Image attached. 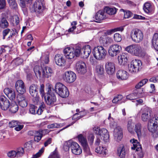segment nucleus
Segmentation results:
<instances>
[{
    "mask_svg": "<svg viewBox=\"0 0 158 158\" xmlns=\"http://www.w3.org/2000/svg\"><path fill=\"white\" fill-rule=\"evenodd\" d=\"M94 136L93 134H89L88 137V142L90 145H92L94 142Z\"/></svg>",
    "mask_w": 158,
    "mask_h": 158,
    "instance_id": "53",
    "label": "nucleus"
},
{
    "mask_svg": "<svg viewBox=\"0 0 158 158\" xmlns=\"http://www.w3.org/2000/svg\"><path fill=\"white\" fill-rule=\"evenodd\" d=\"M80 46L77 45L73 48L67 47L64 50L63 52L65 57L68 59H71L80 55Z\"/></svg>",
    "mask_w": 158,
    "mask_h": 158,
    "instance_id": "1",
    "label": "nucleus"
},
{
    "mask_svg": "<svg viewBox=\"0 0 158 158\" xmlns=\"http://www.w3.org/2000/svg\"><path fill=\"white\" fill-rule=\"evenodd\" d=\"M4 92L10 100H14L15 98V91L12 89L6 88L4 89Z\"/></svg>",
    "mask_w": 158,
    "mask_h": 158,
    "instance_id": "23",
    "label": "nucleus"
},
{
    "mask_svg": "<svg viewBox=\"0 0 158 158\" xmlns=\"http://www.w3.org/2000/svg\"><path fill=\"white\" fill-rule=\"evenodd\" d=\"M45 107V104L43 102L41 103L39 108L36 111V113L38 115H40Z\"/></svg>",
    "mask_w": 158,
    "mask_h": 158,
    "instance_id": "43",
    "label": "nucleus"
},
{
    "mask_svg": "<svg viewBox=\"0 0 158 158\" xmlns=\"http://www.w3.org/2000/svg\"><path fill=\"white\" fill-rule=\"evenodd\" d=\"M135 131L139 138L141 135V125L139 123L136 124L135 126Z\"/></svg>",
    "mask_w": 158,
    "mask_h": 158,
    "instance_id": "39",
    "label": "nucleus"
},
{
    "mask_svg": "<svg viewBox=\"0 0 158 158\" xmlns=\"http://www.w3.org/2000/svg\"><path fill=\"white\" fill-rule=\"evenodd\" d=\"M54 90L56 94L63 98H66L69 95V92L67 87L60 82H57L56 84Z\"/></svg>",
    "mask_w": 158,
    "mask_h": 158,
    "instance_id": "4",
    "label": "nucleus"
},
{
    "mask_svg": "<svg viewBox=\"0 0 158 158\" xmlns=\"http://www.w3.org/2000/svg\"><path fill=\"white\" fill-rule=\"evenodd\" d=\"M121 11H123L124 12V18L125 19L129 18L131 17L132 16V13L130 11H125L123 9H121L120 10Z\"/></svg>",
    "mask_w": 158,
    "mask_h": 158,
    "instance_id": "47",
    "label": "nucleus"
},
{
    "mask_svg": "<svg viewBox=\"0 0 158 158\" xmlns=\"http://www.w3.org/2000/svg\"><path fill=\"white\" fill-rule=\"evenodd\" d=\"M37 89V85L34 84L31 85L29 88V93L34 98L36 103L38 101L39 98Z\"/></svg>",
    "mask_w": 158,
    "mask_h": 158,
    "instance_id": "18",
    "label": "nucleus"
},
{
    "mask_svg": "<svg viewBox=\"0 0 158 158\" xmlns=\"http://www.w3.org/2000/svg\"><path fill=\"white\" fill-rule=\"evenodd\" d=\"M134 127L133 124L132 123V121L131 120L128 121L127 124V128L128 131L131 133L133 132Z\"/></svg>",
    "mask_w": 158,
    "mask_h": 158,
    "instance_id": "42",
    "label": "nucleus"
},
{
    "mask_svg": "<svg viewBox=\"0 0 158 158\" xmlns=\"http://www.w3.org/2000/svg\"><path fill=\"white\" fill-rule=\"evenodd\" d=\"M55 60L56 64L59 66H63L65 63V60L63 56L60 54L55 56Z\"/></svg>",
    "mask_w": 158,
    "mask_h": 158,
    "instance_id": "27",
    "label": "nucleus"
},
{
    "mask_svg": "<svg viewBox=\"0 0 158 158\" xmlns=\"http://www.w3.org/2000/svg\"><path fill=\"white\" fill-rule=\"evenodd\" d=\"M17 101L18 103L22 102L23 100H26L23 94H18L16 97Z\"/></svg>",
    "mask_w": 158,
    "mask_h": 158,
    "instance_id": "49",
    "label": "nucleus"
},
{
    "mask_svg": "<svg viewBox=\"0 0 158 158\" xmlns=\"http://www.w3.org/2000/svg\"><path fill=\"white\" fill-rule=\"evenodd\" d=\"M96 152L99 154H104L106 155V154L107 150L103 146H99L96 148L95 149Z\"/></svg>",
    "mask_w": 158,
    "mask_h": 158,
    "instance_id": "36",
    "label": "nucleus"
},
{
    "mask_svg": "<svg viewBox=\"0 0 158 158\" xmlns=\"http://www.w3.org/2000/svg\"><path fill=\"white\" fill-rule=\"evenodd\" d=\"M41 60L42 61H44L45 64H48L49 62V56L48 55H46L45 56L42 55L41 58Z\"/></svg>",
    "mask_w": 158,
    "mask_h": 158,
    "instance_id": "59",
    "label": "nucleus"
},
{
    "mask_svg": "<svg viewBox=\"0 0 158 158\" xmlns=\"http://www.w3.org/2000/svg\"><path fill=\"white\" fill-rule=\"evenodd\" d=\"M131 142L133 144V147H131L132 149L135 150L136 153L138 156L141 158L143 156V153L142 151V148L139 143L137 140L134 139L130 140Z\"/></svg>",
    "mask_w": 158,
    "mask_h": 158,
    "instance_id": "12",
    "label": "nucleus"
},
{
    "mask_svg": "<svg viewBox=\"0 0 158 158\" xmlns=\"http://www.w3.org/2000/svg\"><path fill=\"white\" fill-rule=\"evenodd\" d=\"M15 64L16 65H19L21 64L23 62V60L22 59L20 58H17L14 60Z\"/></svg>",
    "mask_w": 158,
    "mask_h": 158,
    "instance_id": "63",
    "label": "nucleus"
},
{
    "mask_svg": "<svg viewBox=\"0 0 158 158\" xmlns=\"http://www.w3.org/2000/svg\"><path fill=\"white\" fill-rule=\"evenodd\" d=\"M137 98L134 92L133 93L130 94L127 96L126 99L128 100H132L136 99Z\"/></svg>",
    "mask_w": 158,
    "mask_h": 158,
    "instance_id": "56",
    "label": "nucleus"
},
{
    "mask_svg": "<svg viewBox=\"0 0 158 158\" xmlns=\"http://www.w3.org/2000/svg\"><path fill=\"white\" fill-rule=\"evenodd\" d=\"M105 69L106 73L108 74L112 75L115 71V64L113 62H108L106 63Z\"/></svg>",
    "mask_w": 158,
    "mask_h": 158,
    "instance_id": "20",
    "label": "nucleus"
},
{
    "mask_svg": "<svg viewBox=\"0 0 158 158\" xmlns=\"http://www.w3.org/2000/svg\"><path fill=\"white\" fill-rule=\"evenodd\" d=\"M17 92L19 94H23L26 92V88L23 81L21 80L17 81L15 85Z\"/></svg>",
    "mask_w": 158,
    "mask_h": 158,
    "instance_id": "19",
    "label": "nucleus"
},
{
    "mask_svg": "<svg viewBox=\"0 0 158 158\" xmlns=\"http://www.w3.org/2000/svg\"><path fill=\"white\" fill-rule=\"evenodd\" d=\"M114 40L117 42H120L122 39L121 35L118 33L114 34Z\"/></svg>",
    "mask_w": 158,
    "mask_h": 158,
    "instance_id": "51",
    "label": "nucleus"
},
{
    "mask_svg": "<svg viewBox=\"0 0 158 158\" xmlns=\"http://www.w3.org/2000/svg\"><path fill=\"white\" fill-rule=\"evenodd\" d=\"M93 130L95 134L100 137L101 140L105 142H107L108 141L109 135L108 131L106 129H100L99 128L94 127L93 128Z\"/></svg>",
    "mask_w": 158,
    "mask_h": 158,
    "instance_id": "8",
    "label": "nucleus"
},
{
    "mask_svg": "<svg viewBox=\"0 0 158 158\" xmlns=\"http://www.w3.org/2000/svg\"><path fill=\"white\" fill-rule=\"evenodd\" d=\"M96 71L99 74H102L104 72V69L103 66L100 65H98L96 66Z\"/></svg>",
    "mask_w": 158,
    "mask_h": 158,
    "instance_id": "46",
    "label": "nucleus"
},
{
    "mask_svg": "<svg viewBox=\"0 0 158 158\" xmlns=\"http://www.w3.org/2000/svg\"><path fill=\"white\" fill-rule=\"evenodd\" d=\"M148 80L147 79H144L140 81L135 86V88L137 89H140V88L147 83Z\"/></svg>",
    "mask_w": 158,
    "mask_h": 158,
    "instance_id": "44",
    "label": "nucleus"
},
{
    "mask_svg": "<svg viewBox=\"0 0 158 158\" xmlns=\"http://www.w3.org/2000/svg\"><path fill=\"white\" fill-rule=\"evenodd\" d=\"M135 92L137 98L143 97V89H140L138 90H135Z\"/></svg>",
    "mask_w": 158,
    "mask_h": 158,
    "instance_id": "50",
    "label": "nucleus"
},
{
    "mask_svg": "<svg viewBox=\"0 0 158 158\" xmlns=\"http://www.w3.org/2000/svg\"><path fill=\"white\" fill-rule=\"evenodd\" d=\"M148 80L147 79H144L140 81L135 86V88L137 89H140V88L147 83Z\"/></svg>",
    "mask_w": 158,
    "mask_h": 158,
    "instance_id": "45",
    "label": "nucleus"
},
{
    "mask_svg": "<svg viewBox=\"0 0 158 158\" xmlns=\"http://www.w3.org/2000/svg\"><path fill=\"white\" fill-rule=\"evenodd\" d=\"M10 101L6 97L2 96L0 97V108L2 110H7L10 105Z\"/></svg>",
    "mask_w": 158,
    "mask_h": 158,
    "instance_id": "16",
    "label": "nucleus"
},
{
    "mask_svg": "<svg viewBox=\"0 0 158 158\" xmlns=\"http://www.w3.org/2000/svg\"><path fill=\"white\" fill-rule=\"evenodd\" d=\"M92 52L94 58L99 60H102L105 59L107 53L106 49L101 46L95 47L93 49Z\"/></svg>",
    "mask_w": 158,
    "mask_h": 158,
    "instance_id": "3",
    "label": "nucleus"
},
{
    "mask_svg": "<svg viewBox=\"0 0 158 158\" xmlns=\"http://www.w3.org/2000/svg\"><path fill=\"white\" fill-rule=\"evenodd\" d=\"M8 26V23L6 20L4 18L2 19L0 22V27L4 28Z\"/></svg>",
    "mask_w": 158,
    "mask_h": 158,
    "instance_id": "40",
    "label": "nucleus"
},
{
    "mask_svg": "<svg viewBox=\"0 0 158 158\" xmlns=\"http://www.w3.org/2000/svg\"><path fill=\"white\" fill-rule=\"evenodd\" d=\"M127 55L124 53H122L118 57V60L119 64L123 65L126 63L127 61Z\"/></svg>",
    "mask_w": 158,
    "mask_h": 158,
    "instance_id": "30",
    "label": "nucleus"
},
{
    "mask_svg": "<svg viewBox=\"0 0 158 158\" xmlns=\"http://www.w3.org/2000/svg\"><path fill=\"white\" fill-rule=\"evenodd\" d=\"M121 49V47L117 44L112 45L109 50V54L112 57L115 56L119 53Z\"/></svg>",
    "mask_w": 158,
    "mask_h": 158,
    "instance_id": "15",
    "label": "nucleus"
},
{
    "mask_svg": "<svg viewBox=\"0 0 158 158\" xmlns=\"http://www.w3.org/2000/svg\"><path fill=\"white\" fill-rule=\"evenodd\" d=\"M44 85L43 84H41L40 85V92L42 98H43V97L44 98L45 96L44 94Z\"/></svg>",
    "mask_w": 158,
    "mask_h": 158,
    "instance_id": "60",
    "label": "nucleus"
},
{
    "mask_svg": "<svg viewBox=\"0 0 158 158\" xmlns=\"http://www.w3.org/2000/svg\"><path fill=\"white\" fill-rule=\"evenodd\" d=\"M44 98L47 105L53 106L55 105L56 102V98L55 94L52 92L51 87H49Z\"/></svg>",
    "mask_w": 158,
    "mask_h": 158,
    "instance_id": "9",
    "label": "nucleus"
},
{
    "mask_svg": "<svg viewBox=\"0 0 158 158\" xmlns=\"http://www.w3.org/2000/svg\"><path fill=\"white\" fill-rule=\"evenodd\" d=\"M117 153L120 158H125L127 151L125 150L124 146L121 145L118 148Z\"/></svg>",
    "mask_w": 158,
    "mask_h": 158,
    "instance_id": "29",
    "label": "nucleus"
},
{
    "mask_svg": "<svg viewBox=\"0 0 158 158\" xmlns=\"http://www.w3.org/2000/svg\"><path fill=\"white\" fill-rule=\"evenodd\" d=\"M24 123L21 121L13 120L9 122V125L10 127H15V130L17 131H19L23 128Z\"/></svg>",
    "mask_w": 158,
    "mask_h": 158,
    "instance_id": "17",
    "label": "nucleus"
},
{
    "mask_svg": "<svg viewBox=\"0 0 158 158\" xmlns=\"http://www.w3.org/2000/svg\"><path fill=\"white\" fill-rule=\"evenodd\" d=\"M75 69L76 72L79 74H84L87 71L85 63L81 60L77 61L76 63Z\"/></svg>",
    "mask_w": 158,
    "mask_h": 158,
    "instance_id": "14",
    "label": "nucleus"
},
{
    "mask_svg": "<svg viewBox=\"0 0 158 158\" xmlns=\"http://www.w3.org/2000/svg\"><path fill=\"white\" fill-rule=\"evenodd\" d=\"M116 75L117 78L119 80H125L128 77L127 72L126 71L122 70L118 71Z\"/></svg>",
    "mask_w": 158,
    "mask_h": 158,
    "instance_id": "25",
    "label": "nucleus"
},
{
    "mask_svg": "<svg viewBox=\"0 0 158 158\" xmlns=\"http://www.w3.org/2000/svg\"><path fill=\"white\" fill-rule=\"evenodd\" d=\"M125 50L129 53L136 56L142 55L141 47L138 44H133L128 46L125 48Z\"/></svg>",
    "mask_w": 158,
    "mask_h": 158,
    "instance_id": "7",
    "label": "nucleus"
},
{
    "mask_svg": "<svg viewBox=\"0 0 158 158\" xmlns=\"http://www.w3.org/2000/svg\"><path fill=\"white\" fill-rule=\"evenodd\" d=\"M5 0H0V10L3 9L6 6Z\"/></svg>",
    "mask_w": 158,
    "mask_h": 158,
    "instance_id": "61",
    "label": "nucleus"
},
{
    "mask_svg": "<svg viewBox=\"0 0 158 158\" xmlns=\"http://www.w3.org/2000/svg\"><path fill=\"white\" fill-rule=\"evenodd\" d=\"M8 156L11 158L17 157L16 153L15 151H10L7 153Z\"/></svg>",
    "mask_w": 158,
    "mask_h": 158,
    "instance_id": "54",
    "label": "nucleus"
},
{
    "mask_svg": "<svg viewBox=\"0 0 158 158\" xmlns=\"http://www.w3.org/2000/svg\"><path fill=\"white\" fill-rule=\"evenodd\" d=\"M64 81L68 83L73 82L76 79V75L73 72L69 71L65 72L63 76Z\"/></svg>",
    "mask_w": 158,
    "mask_h": 158,
    "instance_id": "13",
    "label": "nucleus"
},
{
    "mask_svg": "<svg viewBox=\"0 0 158 158\" xmlns=\"http://www.w3.org/2000/svg\"><path fill=\"white\" fill-rule=\"evenodd\" d=\"M130 37L133 42L138 43L143 40V34L140 30L136 28L134 29L131 32Z\"/></svg>",
    "mask_w": 158,
    "mask_h": 158,
    "instance_id": "6",
    "label": "nucleus"
},
{
    "mask_svg": "<svg viewBox=\"0 0 158 158\" xmlns=\"http://www.w3.org/2000/svg\"><path fill=\"white\" fill-rule=\"evenodd\" d=\"M53 73L52 69L48 67H45L43 69L42 76L44 78H48L50 77Z\"/></svg>",
    "mask_w": 158,
    "mask_h": 158,
    "instance_id": "24",
    "label": "nucleus"
},
{
    "mask_svg": "<svg viewBox=\"0 0 158 158\" xmlns=\"http://www.w3.org/2000/svg\"><path fill=\"white\" fill-rule=\"evenodd\" d=\"M43 69L42 67L39 65H36L34 67L33 69L37 77H39L40 78L41 77Z\"/></svg>",
    "mask_w": 158,
    "mask_h": 158,
    "instance_id": "31",
    "label": "nucleus"
},
{
    "mask_svg": "<svg viewBox=\"0 0 158 158\" xmlns=\"http://www.w3.org/2000/svg\"><path fill=\"white\" fill-rule=\"evenodd\" d=\"M152 44L154 49L158 51V34L155 33L152 39Z\"/></svg>",
    "mask_w": 158,
    "mask_h": 158,
    "instance_id": "32",
    "label": "nucleus"
},
{
    "mask_svg": "<svg viewBox=\"0 0 158 158\" xmlns=\"http://www.w3.org/2000/svg\"><path fill=\"white\" fill-rule=\"evenodd\" d=\"M44 151V149L42 148L36 154L34 155L31 158H38L39 157Z\"/></svg>",
    "mask_w": 158,
    "mask_h": 158,
    "instance_id": "57",
    "label": "nucleus"
},
{
    "mask_svg": "<svg viewBox=\"0 0 158 158\" xmlns=\"http://www.w3.org/2000/svg\"><path fill=\"white\" fill-rule=\"evenodd\" d=\"M108 119L111 122L110 123V125L112 127L114 128V126L116 125V123L114 122V119L111 117V114H109V116L108 117Z\"/></svg>",
    "mask_w": 158,
    "mask_h": 158,
    "instance_id": "55",
    "label": "nucleus"
},
{
    "mask_svg": "<svg viewBox=\"0 0 158 158\" xmlns=\"http://www.w3.org/2000/svg\"><path fill=\"white\" fill-rule=\"evenodd\" d=\"M48 158H60L58 154L55 152H54L52 154H51L49 157Z\"/></svg>",
    "mask_w": 158,
    "mask_h": 158,
    "instance_id": "64",
    "label": "nucleus"
},
{
    "mask_svg": "<svg viewBox=\"0 0 158 158\" xmlns=\"http://www.w3.org/2000/svg\"><path fill=\"white\" fill-rule=\"evenodd\" d=\"M141 118L142 121L144 122H146L148 120L149 118L148 111L144 112L142 114Z\"/></svg>",
    "mask_w": 158,
    "mask_h": 158,
    "instance_id": "48",
    "label": "nucleus"
},
{
    "mask_svg": "<svg viewBox=\"0 0 158 158\" xmlns=\"http://www.w3.org/2000/svg\"><path fill=\"white\" fill-rule=\"evenodd\" d=\"M18 104L20 106L22 107H26L27 105V103L26 100H23L22 102H19Z\"/></svg>",
    "mask_w": 158,
    "mask_h": 158,
    "instance_id": "62",
    "label": "nucleus"
},
{
    "mask_svg": "<svg viewBox=\"0 0 158 158\" xmlns=\"http://www.w3.org/2000/svg\"><path fill=\"white\" fill-rule=\"evenodd\" d=\"M9 110L11 113H16L18 110L19 106L15 102L10 104L9 107Z\"/></svg>",
    "mask_w": 158,
    "mask_h": 158,
    "instance_id": "35",
    "label": "nucleus"
},
{
    "mask_svg": "<svg viewBox=\"0 0 158 158\" xmlns=\"http://www.w3.org/2000/svg\"><path fill=\"white\" fill-rule=\"evenodd\" d=\"M142 63L139 60L135 59L132 61L130 64L128 65V70L131 73L138 72L141 68Z\"/></svg>",
    "mask_w": 158,
    "mask_h": 158,
    "instance_id": "10",
    "label": "nucleus"
},
{
    "mask_svg": "<svg viewBox=\"0 0 158 158\" xmlns=\"http://www.w3.org/2000/svg\"><path fill=\"white\" fill-rule=\"evenodd\" d=\"M80 54L84 58L88 57L91 52L90 47L89 45L85 46L81 49L80 47Z\"/></svg>",
    "mask_w": 158,
    "mask_h": 158,
    "instance_id": "21",
    "label": "nucleus"
},
{
    "mask_svg": "<svg viewBox=\"0 0 158 158\" xmlns=\"http://www.w3.org/2000/svg\"><path fill=\"white\" fill-rule=\"evenodd\" d=\"M43 1L42 0H37L34 3L33 6L35 12L41 13L42 11V7L43 6Z\"/></svg>",
    "mask_w": 158,
    "mask_h": 158,
    "instance_id": "22",
    "label": "nucleus"
},
{
    "mask_svg": "<svg viewBox=\"0 0 158 158\" xmlns=\"http://www.w3.org/2000/svg\"><path fill=\"white\" fill-rule=\"evenodd\" d=\"M109 38L106 36L103 35L101 36L99 40L100 44L104 46H107L108 45Z\"/></svg>",
    "mask_w": 158,
    "mask_h": 158,
    "instance_id": "33",
    "label": "nucleus"
},
{
    "mask_svg": "<svg viewBox=\"0 0 158 158\" xmlns=\"http://www.w3.org/2000/svg\"><path fill=\"white\" fill-rule=\"evenodd\" d=\"M15 151L16 153L17 157L22 156L24 152L23 148L21 147L18 148Z\"/></svg>",
    "mask_w": 158,
    "mask_h": 158,
    "instance_id": "41",
    "label": "nucleus"
},
{
    "mask_svg": "<svg viewBox=\"0 0 158 158\" xmlns=\"http://www.w3.org/2000/svg\"><path fill=\"white\" fill-rule=\"evenodd\" d=\"M114 135L115 139L120 140L122 137L123 133L121 128L118 127L115 128L114 132Z\"/></svg>",
    "mask_w": 158,
    "mask_h": 158,
    "instance_id": "26",
    "label": "nucleus"
},
{
    "mask_svg": "<svg viewBox=\"0 0 158 158\" xmlns=\"http://www.w3.org/2000/svg\"><path fill=\"white\" fill-rule=\"evenodd\" d=\"M37 107L35 105H31L30 107L29 111L31 114H35L36 113V110H37Z\"/></svg>",
    "mask_w": 158,
    "mask_h": 158,
    "instance_id": "52",
    "label": "nucleus"
},
{
    "mask_svg": "<svg viewBox=\"0 0 158 158\" xmlns=\"http://www.w3.org/2000/svg\"><path fill=\"white\" fill-rule=\"evenodd\" d=\"M143 9L147 13H149L152 11V6L151 4L148 2L145 3L143 5Z\"/></svg>",
    "mask_w": 158,
    "mask_h": 158,
    "instance_id": "37",
    "label": "nucleus"
},
{
    "mask_svg": "<svg viewBox=\"0 0 158 158\" xmlns=\"http://www.w3.org/2000/svg\"><path fill=\"white\" fill-rule=\"evenodd\" d=\"M7 1L11 8L14 9L17 8L18 5L16 0H7Z\"/></svg>",
    "mask_w": 158,
    "mask_h": 158,
    "instance_id": "38",
    "label": "nucleus"
},
{
    "mask_svg": "<svg viewBox=\"0 0 158 158\" xmlns=\"http://www.w3.org/2000/svg\"><path fill=\"white\" fill-rule=\"evenodd\" d=\"M78 138L79 141L83 147L84 152L86 153V155H91V153L85 137H84L82 134H81L78 135Z\"/></svg>",
    "mask_w": 158,
    "mask_h": 158,
    "instance_id": "11",
    "label": "nucleus"
},
{
    "mask_svg": "<svg viewBox=\"0 0 158 158\" xmlns=\"http://www.w3.org/2000/svg\"><path fill=\"white\" fill-rule=\"evenodd\" d=\"M95 18L98 21L102 20L106 18L104 11L103 10H99L96 14Z\"/></svg>",
    "mask_w": 158,
    "mask_h": 158,
    "instance_id": "28",
    "label": "nucleus"
},
{
    "mask_svg": "<svg viewBox=\"0 0 158 158\" xmlns=\"http://www.w3.org/2000/svg\"><path fill=\"white\" fill-rule=\"evenodd\" d=\"M60 127V125L56 123L51 124L47 126V127L49 129H53L56 128H59Z\"/></svg>",
    "mask_w": 158,
    "mask_h": 158,
    "instance_id": "58",
    "label": "nucleus"
},
{
    "mask_svg": "<svg viewBox=\"0 0 158 158\" xmlns=\"http://www.w3.org/2000/svg\"><path fill=\"white\" fill-rule=\"evenodd\" d=\"M104 10L107 14L110 15L115 14L117 12V9L114 7H106Z\"/></svg>",
    "mask_w": 158,
    "mask_h": 158,
    "instance_id": "34",
    "label": "nucleus"
},
{
    "mask_svg": "<svg viewBox=\"0 0 158 158\" xmlns=\"http://www.w3.org/2000/svg\"><path fill=\"white\" fill-rule=\"evenodd\" d=\"M67 147L65 151L69 150L70 147L71 148L72 152L75 155H78L82 152V150L78 144L76 142H68L64 146V148Z\"/></svg>",
    "mask_w": 158,
    "mask_h": 158,
    "instance_id": "5",
    "label": "nucleus"
},
{
    "mask_svg": "<svg viewBox=\"0 0 158 158\" xmlns=\"http://www.w3.org/2000/svg\"><path fill=\"white\" fill-rule=\"evenodd\" d=\"M148 130L152 133L154 137L158 136V117L154 116L151 117L148 121Z\"/></svg>",
    "mask_w": 158,
    "mask_h": 158,
    "instance_id": "2",
    "label": "nucleus"
}]
</instances>
